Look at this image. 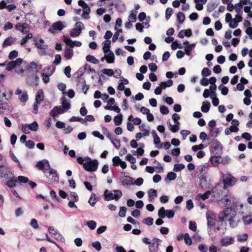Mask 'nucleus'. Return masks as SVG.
Segmentation results:
<instances>
[{
  "label": "nucleus",
  "mask_w": 252,
  "mask_h": 252,
  "mask_svg": "<svg viewBox=\"0 0 252 252\" xmlns=\"http://www.w3.org/2000/svg\"><path fill=\"white\" fill-rule=\"evenodd\" d=\"M85 163L83 168L87 171L94 172L98 167V162L96 159L92 160L90 157H84Z\"/></svg>",
  "instance_id": "1"
},
{
  "label": "nucleus",
  "mask_w": 252,
  "mask_h": 252,
  "mask_svg": "<svg viewBox=\"0 0 252 252\" xmlns=\"http://www.w3.org/2000/svg\"><path fill=\"white\" fill-rule=\"evenodd\" d=\"M13 173L8 166L0 165V178L7 180L9 178L13 177Z\"/></svg>",
  "instance_id": "2"
},
{
  "label": "nucleus",
  "mask_w": 252,
  "mask_h": 252,
  "mask_svg": "<svg viewBox=\"0 0 252 252\" xmlns=\"http://www.w3.org/2000/svg\"><path fill=\"white\" fill-rule=\"evenodd\" d=\"M49 171L48 172H45L44 173L48 179V181L51 183H55L56 182H58L59 177L58 174V172L57 170L50 168V169H48Z\"/></svg>",
  "instance_id": "3"
},
{
  "label": "nucleus",
  "mask_w": 252,
  "mask_h": 252,
  "mask_svg": "<svg viewBox=\"0 0 252 252\" xmlns=\"http://www.w3.org/2000/svg\"><path fill=\"white\" fill-rule=\"evenodd\" d=\"M175 212L172 210H165L163 207H161L158 212V216L159 218L163 219L166 217L168 219L174 217Z\"/></svg>",
  "instance_id": "4"
},
{
  "label": "nucleus",
  "mask_w": 252,
  "mask_h": 252,
  "mask_svg": "<svg viewBox=\"0 0 252 252\" xmlns=\"http://www.w3.org/2000/svg\"><path fill=\"white\" fill-rule=\"evenodd\" d=\"M236 181L237 180L231 175L226 174L225 178L223 180V188L226 189L228 186H233Z\"/></svg>",
  "instance_id": "5"
},
{
  "label": "nucleus",
  "mask_w": 252,
  "mask_h": 252,
  "mask_svg": "<svg viewBox=\"0 0 252 252\" xmlns=\"http://www.w3.org/2000/svg\"><path fill=\"white\" fill-rule=\"evenodd\" d=\"M160 242L161 240L158 238H154L153 239L149 246L150 252H158Z\"/></svg>",
  "instance_id": "6"
},
{
  "label": "nucleus",
  "mask_w": 252,
  "mask_h": 252,
  "mask_svg": "<svg viewBox=\"0 0 252 252\" xmlns=\"http://www.w3.org/2000/svg\"><path fill=\"white\" fill-rule=\"evenodd\" d=\"M35 167L39 170H42L44 168L46 170H48L51 167L49 162L47 159L38 161L36 164Z\"/></svg>",
  "instance_id": "7"
},
{
  "label": "nucleus",
  "mask_w": 252,
  "mask_h": 252,
  "mask_svg": "<svg viewBox=\"0 0 252 252\" xmlns=\"http://www.w3.org/2000/svg\"><path fill=\"white\" fill-rule=\"evenodd\" d=\"M206 219L207 220V225L209 228H211L215 225L216 216L214 214L207 212L206 213Z\"/></svg>",
  "instance_id": "8"
},
{
  "label": "nucleus",
  "mask_w": 252,
  "mask_h": 252,
  "mask_svg": "<svg viewBox=\"0 0 252 252\" xmlns=\"http://www.w3.org/2000/svg\"><path fill=\"white\" fill-rule=\"evenodd\" d=\"M22 62L23 60L21 58H18L15 61H10L7 63L6 69L7 71H11L16 66L20 65Z\"/></svg>",
  "instance_id": "9"
},
{
  "label": "nucleus",
  "mask_w": 252,
  "mask_h": 252,
  "mask_svg": "<svg viewBox=\"0 0 252 252\" xmlns=\"http://www.w3.org/2000/svg\"><path fill=\"white\" fill-rule=\"evenodd\" d=\"M64 27L62 22L57 21L52 24V27L48 29V31L50 33H54L55 31H61Z\"/></svg>",
  "instance_id": "10"
},
{
  "label": "nucleus",
  "mask_w": 252,
  "mask_h": 252,
  "mask_svg": "<svg viewBox=\"0 0 252 252\" xmlns=\"http://www.w3.org/2000/svg\"><path fill=\"white\" fill-rule=\"evenodd\" d=\"M20 94H21V95L19 97L20 100L22 102H27L29 99L27 92L26 90L22 92L19 88H18L15 91V94L18 95Z\"/></svg>",
  "instance_id": "11"
},
{
  "label": "nucleus",
  "mask_w": 252,
  "mask_h": 252,
  "mask_svg": "<svg viewBox=\"0 0 252 252\" xmlns=\"http://www.w3.org/2000/svg\"><path fill=\"white\" fill-rule=\"evenodd\" d=\"M15 29L23 33H27L29 31V27L25 23L21 24V23H19L17 24L15 26Z\"/></svg>",
  "instance_id": "12"
},
{
  "label": "nucleus",
  "mask_w": 252,
  "mask_h": 252,
  "mask_svg": "<svg viewBox=\"0 0 252 252\" xmlns=\"http://www.w3.org/2000/svg\"><path fill=\"white\" fill-rule=\"evenodd\" d=\"M39 81V77L37 75L34 74L29 77L27 79V83L31 86H36Z\"/></svg>",
  "instance_id": "13"
},
{
  "label": "nucleus",
  "mask_w": 252,
  "mask_h": 252,
  "mask_svg": "<svg viewBox=\"0 0 252 252\" xmlns=\"http://www.w3.org/2000/svg\"><path fill=\"white\" fill-rule=\"evenodd\" d=\"M234 243V239L232 237H224L221 239L220 243L223 246H228Z\"/></svg>",
  "instance_id": "14"
},
{
  "label": "nucleus",
  "mask_w": 252,
  "mask_h": 252,
  "mask_svg": "<svg viewBox=\"0 0 252 252\" xmlns=\"http://www.w3.org/2000/svg\"><path fill=\"white\" fill-rule=\"evenodd\" d=\"M60 100L63 108L65 109L66 111L70 108L71 105L69 100H67L64 96H63L61 98Z\"/></svg>",
  "instance_id": "15"
},
{
  "label": "nucleus",
  "mask_w": 252,
  "mask_h": 252,
  "mask_svg": "<svg viewBox=\"0 0 252 252\" xmlns=\"http://www.w3.org/2000/svg\"><path fill=\"white\" fill-rule=\"evenodd\" d=\"M105 57H106L107 59H106V62L108 63H112L114 62L115 60V56L113 52L109 50L108 52L104 53Z\"/></svg>",
  "instance_id": "16"
},
{
  "label": "nucleus",
  "mask_w": 252,
  "mask_h": 252,
  "mask_svg": "<svg viewBox=\"0 0 252 252\" xmlns=\"http://www.w3.org/2000/svg\"><path fill=\"white\" fill-rule=\"evenodd\" d=\"M6 185L9 188H14L16 186V183H17V179L13 175V177L9 178L8 180H6Z\"/></svg>",
  "instance_id": "17"
},
{
  "label": "nucleus",
  "mask_w": 252,
  "mask_h": 252,
  "mask_svg": "<svg viewBox=\"0 0 252 252\" xmlns=\"http://www.w3.org/2000/svg\"><path fill=\"white\" fill-rule=\"evenodd\" d=\"M121 182L124 185H129L133 184L132 181L133 178L128 176H124L120 178Z\"/></svg>",
  "instance_id": "18"
},
{
  "label": "nucleus",
  "mask_w": 252,
  "mask_h": 252,
  "mask_svg": "<svg viewBox=\"0 0 252 252\" xmlns=\"http://www.w3.org/2000/svg\"><path fill=\"white\" fill-rule=\"evenodd\" d=\"M115 7L120 12H124L126 9L125 3L121 0H119L116 2Z\"/></svg>",
  "instance_id": "19"
},
{
  "label": "nucleus",
  "mask_w": 252,
  "mask_h": 252,
  "mask_svg": "<svg viewBox=\"0 0 252 252\" xmlns=\"http://www.w3.org/2000/svg\"><path fill=\"white\" fill-rule=\"evenodd\" d=\"M44 95L43 90H38L35 96V101L40 103L44 100Z\"/></svg>",
  "instance_id": "20"
},
{
  "label": "nucleus",
  "mask_w": 252,
  "mask_h": 252,
  "mask_svg": "<svg viewBox=\"0 0 252 252\" xmlns=\"http://www.w3.org/2000/svg\"><path fill=\"white\" fill-rule=\"evenodd\" d=\"M212 142L213 143V148L214 150L221 151L222 146L217 139H213Z\"/></svg>",
  "instance_id": "21"
},
{
  "label": "nucleus",
  "mask_w": 252,
  "mask_h": 252,
  "mask_svg": "<svg viewBox=\"0 0 252 252\" xmlns=\"http://www.w3.org/2000/svg\"><path fill=\"white\" fill-rule=\"evenodd\" d=\"M34 44L38 49H46L47 46L44 45V40L40 38L38 40L36 39L34 40Z\"/></svg>",
  "instance_id": "22"
},
{
  "label": "nucleus",
  "mask_w": 252,
  "mask_h": 252,
  "mask_svg": "<svg viewBox=\"0 0 252 252\" xmlns=\"http://www.w3.org/2000/svg\"><path fill=\"white\" fill-rule=\"evenodd\" d=\"M42 68V65H38L34 62L31 63L29 65L28 69H32L35 72H38Z\"/></svg>",
  "instance_id": "23"
},
{
  "label": "nucleus",
  "mask_w": 252,
  "mask_h": 252,
  "mask_svg": "<svg viewBox=\"0 0 252 252\" xmlns=\"http://www.w3.org/2000/svg\"><path fill=\"white\" fill-rule=\"evenodd\" d=\"M220 159L221 157L220 156H213L210 158V161L211 162V164L214 166H217L219 163H220Z\"/></svg>",
  "instance_id": "24"
},
{
  "label": "nucleus",
  "mask_w": 252,
  "mask_h": 252,
  "mask_svg": "<svg viewBox=\"0 0 252 252\" xmlns=\"http://www.w3.org/2000/svg\"><path fill=\"white\" fill-rule=\"evenodd\" d=\"M15 40V39L11 36L6 38L3 42L2 47L5 48L7 46L11 45L14 43Z\"/></svg>",
  "instance_id": "25"
},
{
  "label": "nucleus",
  "mask_w": 252,
  "mask_h": 252,
  "mask_svg": "<svg viewBox=\"0 0 252 252\" xmlns=\"http://www.w3.org/2000/svg\"><path fill=\"white\" fill-rule=\"evenodd\" d=\"M73 55V51L71 49H70L68 47H66L65 48L64 56L66 59H67V60L70 59L72 57Z\"/></svg>",
  "instance_id": "26"
},
{
  "label": "nucleus",
  "mask_w": 252,
  "mask_h": 252,
  "mask_svg": "<svg viewBox=\"0 0 252 252\" xmlns=\"http://www.w3.org/2000/svg\"><path fill=\"white\" fill-rule=\"evenodd\" d=\"M148 195L149 201H152L157 196V191L153 189H150L148 191Z\"/></svg>",
  "instance_id": "27"
},
{
  "label": "nucleus",
  "mask_w": 252,
  "mask_h": 252,
  "mask_svg": "<svg viewBox=\"0 0 252 252\" xmlns=\"http://www.w3.org/2000/svg\"><path fill=\"white\" fill-rule=\"evenodd\" d=\"M104 195L105 196V200L109 201L111 200L115 199L114 194L112 192H110L107 189L105 190Z\"/></svg>",
  "instance_id": "28"
},
{
  "label": "nucleus",
  "mask_w": 252,
  "mask_h": 252,
  "mask_svg": "<svg viewBox=\"0 0 252 252\" xmlns=\"http://www.w3.org/2000/svg\"><path fill=\"white\" fill-rule=\"evenodd\" d=\"M209 166V164L208 163H206L203 165L199 166L197 168V169L198 170V172L200 174H203L204 173H206Z\"/></svg>",
  "instance_id": "29"
},
{
  "label": "nucleus",
  "mask_w": 252,
  "mask_h": 252,
  "mask_svg": "<svg viewBox=\"0 0 252 252\" xmlns=\"http://www.w3.org/2000/svg\"><path fill=\"white\" fill-rule=\"evenodd\" d=\"M195 44L194 43L186 45L185 46V51L186 54L188 56H189L191 54V51L195 48Z\"/></svg>",
  "instance_id": "30"
},
{
  "label": "nucleus",
  "mask_w": 252,
  "mask_h": 252,
  "mask_svg": "<svg viewBox=\"0 0 252 252\" xmlns=\"http://www.w3.org/2000/svg\"><path fill=\"white\" fill-rule=\"evenodd\" d=\"M122 121L123 115L122 114H119L114 118V122L115 123V125L116 126L120 125L122 123Z\"/></svg>",
  "instance_id": "31"
},
{
  "label": "nucleus",
  "mask_w": 252,
  "mask_h": 252,
  "mask_svg": "<svg viewBox=\"0 0 252 252\" xmlns=\"http://www.w3.org/2000/svg\"><path fill=\"white\" fill-rule=\"evenodd\" d=\"M210 102L208 101H206V102H203L201 107V110L204 113H207L210 110Z\"/></svg>",
  "instance_id": "32"
},
{
  "label": "nucleus",
  "mask_w": 252,
  "mask_h": 252,
  "mask_svg": "<svg viewBox=\"0 0 252 252\" xmlns=\"http://www.w3.org/2000/svg\"><path fill=\"white\" fill-rule=\"evenodd\" d=\"M103 50L104 53L108 52L110 47L111 41L109 40H106L103 42Z\"/></svg>",
  "instance_id": "33"
},
{
  "label": "nucleus",
  "mask_w": 252,
  "mask_h": 252,
  "mask_svg": "<svg viewBox=\"0 0 252 252\" xmlns=\"http://www.w3.org/2000/svg\"><path fill=\"white\" fill-rule=\"evenodd\" d=\"M97 201L96 195L94 193H92L88 200V203L91 206H94Z\"/></svg>",
  "instance_id": "34"
},
{
  "label": "nucleus",
  "mask_w": 252,
  "mask_h": 252,
  "mask_svg": "<svg viewBox=\"0 0 252 252\" xmlns=\"http://www.w3.org/2000/svg\"><path fill=\"white\" fill-rule=\"evenodd\" d=\"M243 5L241 2L237 3L235 4V10L237 14L242 15L243 13Z\"/></svg>",
  "instance_id": "35"
},
{
  "label": "nucleus",
  "mask_w": 252,
  "mask_h": 252,
  "mask_svg": "<svg viewBox=\"0 0 252 252\" xmlns=\"http://www.w3.org/2000/svg\"><path fill=\"white\" fill-rule=\"evenodd\" d=\"M86 60L94 64H97L99 63V61L92 55H87L86 57Z\"/></svg>",
  "instance_id": "36"
},
{
  "label": "nucleus",
  "mask_w": 252,
  "mask_h": 252,
  "mask_svg": "<svg viewBox=\"0 0 252 252\" xmlns=\"http://www.w3.org/2000/svg\"><path fill=\"white\" fill-rule=\"evenodd\" d=\"M168 124L169 129L173 133L177 132L179 129V126L176 124L172 125L169 122H167Z\"/></svg>",
  "instance_id": "37"
},
{
  "label": "nucleus",
  "mask_w": 252,
  "mask_h": 252,
  "mask_svg": "<svg viewBox=\"0 0 252 252\" xmlns=\"http://www.w3.org/2000/svg\"><path fill=\"white\" fill-rule=\"evenodd\" d=\"M83 14L82 17L85 19H88L89 18V13H90L91 10L89 6H86L85 8H83Z\"/></svg>",
  "instance_id": "38"
},
{
  "label": "nucleus",
  "mask_w": 252,
  "mask_h": 252,
  "mask_svg": "<svg viewBox=\"0 0 252 252\" xmlns=\"http://www.w3.org/2000/svg\"><path fill=\"white\" fill-rule=\"evenodd\" d=\"M69 121L71 122L78 121L81 122L82 124H87L85 119H84L79 117L73 116L70 119Z\"/></svg>",
  "instance_id": "39"
},
{
  "label": "nucleus",
  "mask_w": 252,
  "mask_h": 252,
  "mask_svg": "<svg viewBox=\"0 0 252 252\" xmlns=\"http://www.w3.org/2000/svg\"><path fill=\"white\" fill-rule=\"evenodd\" d=\"M63 41L65 42L66 45L70 47H73L74 46L73 41L72 40H71L69 38L67 37L65 35H63Z\"/></svg>",
  "instance_id": "40"
},
{
  "label": "nucleus",
  "mask_w": 252,
  "mask_h": 252,
  "mask_svg": "<svg viewBox=\"0 0 252 252\" xmlns=\"http://www.w3.org/2000/svg\"><path fill=\"white\" fill-rule=\"evenodd\" d=\"M218 89L221 91V93L222 95H225L227 94L228 93V89L227 87L222 84H220L219 86Z\"/></svg>",
  "instance_id": "41"
},
{
  "label": "nucleus",
  "mask_w": 252,
  "mask_h": 252,
  "mask_svg": "<svg viewBox=\"0 0 252 252\" xmlns=\"http://www.w3.org/2000/svg\"><path fill=\"white\" fill-rule=\"evenodd\" d=\"M81 32L79 30L77 29L76 28L73 29L70 31V35L72 37H77L79 36Z\"/></svg>",
  "instance_id": "42"
},
{
  "label": "nucleus",
  "mask_w": 252,
  "mask_h": 252,
  "mask_svg": "<svg viewBox=\"0 0 252 252\" xmlns=\"http://www.w3.org/2000/svg\"><path fill=\"white\" fill-rule=\"evenodd\" d=\"M102 131L103 134H105L108 138L111 141V142H113V137L111 133L108 130V129L106 127L102 128Z\"/></svg>",
  "instance_id": "43"
},
{
  "label": "nucleus",
  "mask_w": 252,
  "mask_h": 252,
  "mask_svg": "<svg viewBox=\"0 0 252 252\" xmlns=\"http://www.w3.org/2000/svg\"><path fill=\"white\" fill-rule=\"evenodd\" d=\"M243 221L246 225H248L252 223V216L248 215L243 217Z\"/></svg>",
  "instance_id": "44"
},
{
  "label": "nucleus",
  "mask_w": 252,
  "mask_h": 252,
  "mask_svg": "<svg viewBox=\"0 0 252 252\" xmlns=\"http://www.w3.org/2000/svg\"><path fill=\"white\" fill-rule=\"evenodd\" d=\"M177 177L176 174L173 172H170L168 173L165 178V181H172L176 179Z\"/></svg>",
  "instance_id": "45"
},
{
  "label": "nucleus",
  "mask_w": 252,
  "mask_h": 252,
  "mask_svg": "<svg viewBox=\"0 0 252 252\" xmlns=\"http://www.w3.org/2000/svg\"><path fill=\"white\" fill-rule=\"evenodd\" d=\"M217 6L218 4L215 3H208L207 6V11L208 12H211L214 10Z\"/></svg>",
  "instance_id": "46"
},
{
  "label": "nucleus",
  "mask_w": 252,
  "mask_h": 252,
  "mask_svg": "<svg viewBox=\"0 0 252 252\" xmlns=\"http://www.w3.org/2000/svg\"><path fill=\"white\" fill-rule=\"evenodd\" d=\"M177 17L179 24H182L185 20V15L182 12H179L177 14Z\"/></svg>",
  "instance_id": "47"
},
{
  "label": "nucleus",
  "mask_w": 252,
  "mask_h": 252,
  "mask_svg": "<svg viewBox=\"0 0 252 252\" xmlns=\"http://www.w3.org/2000/svg\"><path fill=\"white\" fill-rule=\"evenodd\" d=\"M211 194V191H207L203 194L199 193L198 194L197 197H200L202 200H205L208 199Z\"/></svg>",
  "instance_id": "48"
},
{
  "label": "nucleus",
  "mask_w": 252,
  "mask_h": 252,
  "mask_svg": "<svg viewBox=\"0 0 252 252\" xmlns=\"http://www.w3.org/2000/svg\"><path fill=\"white\" fill-rule=\"evenodd\" d=\"M154 219L151 217H148L143 220L142 222L148 226L152 225L153 224Z\"/></svg>",
  "instance_id": "49"
},
{
  "label": "nucleus",
  "mask_w": 252,
  "mask_h": 252,
  "mask_svg": "<svg viewBox=\"0 0 252 252\" xmlns=\"http://www.w3.org/2000/svg\"><path fill=\"white\" fill-rule=\"evenodd\" d=\"M184 164L182 163L175 164L174 166L173 170L175 172H179L185 168Z\"/></svg>",
  "instance_id": "50"
},
{
  "label": "nucleus",
  "mask_w": 252,
  "mask_h": 252,
  "mask_svg": "<svg viewBox=\"0 0 252 252\" xmlns=\"http://www.w3.org/2000/svg\"><path fill=\"white\" fill-rule=\"evenodd\" d=\"M76 81L77 83V86L78 88H80L82 86L85 85L86 80L84 78L76 79Z\"/></svg>",
  "instance_id": "51"
},
{
  "label": "nucleus",
  "mask_w": 252,
  "mask_h": 252,
  "mask_svg": "<svg viewBox=\"0 0 252 252\" xmlns=\"http://www.w3.org/2000/svg\"><path fill=\"white\" fill-rule=\"evenodd\" d=\"M29 126L30 129L32 131H37L38 129V125L36 121L33 122L30 125H28Z\"/></svg>",
  "instance_id": "52"
},
{
  "label": "nucleus",
  "mask_w": 252,
  "mask_h": 252,
  "mask_svg": "<svg viewBox=\"0 0 252 252\" xmlns=\"http://www.w3.org/2000/svg\"><path fill=\"white\" fill-rule=\"evenodd\" d=\"M219 133L218 128H211L209 131V136L212 137H216Z\"/></svg>",
  "instance_id": "53"
},
{
  "label": "nucleus",
  "mask_w": 252,
  "mask_h": 252,
  "mask_svg": "<svg viewBox=\"0 0 252 252\" xmlns=\"http://www.w3.org/2000/svg\"><path fill=\"white\" fill-rule=\"evenodd\" d=\"M126 210H127V209H126V207H125L124 206L121 207L120 208V211L119 212V217H120L121 218L125 217Z\"/></svg>",
  "instance_id": "54"
},
{
  "label": "nucleus",
  "mask_w": 252,
  "mask_h": 252,
  "mask_svg": "<svg viewBox=\"0 0 252 252\" xmlns=\"http://www.w3.org/2000/svg\"><path fill=\"white\" fill-rule=\"evenodd\" d=\"M184 239H185V243L189 246H190L192 244V240L190 237H189V233H186L184 235Z\"/></svg>",
  "instance_id": "55"
},
{
  "label": "nucleus",
  "mask_w": 252,
  "mask_h": 252,
  "mask_svg": "<svg viewBox=\"0 0 252 252\" xmlns=\"http://www.w3.org/2000/svg\"><path fill=\"white\" fill-rule=\"evenodd\" d=\"M53 236L56 240L59 241L63 242L64 240V237L59 231L55 232V234Z\"/></svg>",
  "instance_id": "56"
},
{
  "label": "nucleus",
  "mask_w": 252,
  "mask_h": 252,
  "mask_svg": "<svg viewBox=\"0 0 252 252\" xmlns=\"http://www.w3.org/2000/svg\"><path fill=\"white\" fill-rule=\"evenodd\" d=\"M248 238V235L247 233H245L243 235H239L238 236L237 240L239 242H244L246 241Z\"/></svg>",
  "instance_id": "57"
},
{
  "label": "nucleus",
  "mask_w": 252,
  "mask_h": 252,
  "mask_svg": "<svg viewBox=\"0 0 252 252\" xmlns=\"http://www.w3.org/2000/svg\"><path fill=\"white\" fill-rule=\"evenodd\" d=\"M17 179V181L21 183H28L29 179L28 177L23 176H18Z\"/></svg>",
  "instance_id": "58"
},
{
  "label": "nucleus",
  "mask_w": 252,
  "mask_h": 252,
  "mask_svg": "<svg viewBox=\"0 0 252 252\" xmlns=\"http://www.w3.org/2000/svg\"><path fill=\"white\" fill-rule=\"evenodd\" d=\"M18 51L16 50H13L10 52L8 55V58L10 60H12L18 56Z\"/></svg>",
  "instance_id": "59"
},
{
  "label": "nucleus",
  "mask_w": 252,
  "mask_h": 252,
  "mask_svg": "<svg viewBox=\"0 0 252 252\" xmlns=\"http://www.w3.org/2000/svg\"><path fill=\"white\" fill-rule=\"evenodd\" d=\"M113 191L115 193V199L116 200H118L123 195L122 191L118 189H115L113 190Z\"/></svg>",
  "instance_id": "60"
},
{
  "label": "nucleus",
  "mask_w": 252,
  "mask_h": 252,
  "mask_svg": "<svg viewBox=\"0 0 252 252\" xmlns=\"http://www.w3.org/2000/svg\"><path fill=\"white\" fill-rule=\"evenodd\" d=\"M189 229L193 231H196L197 230L196 223L194 221H190L189 222Z\"/></svg>",
  "instance_id": "61"
},
{
  "label": "nucleus",
  "mask_w": 252,
  "mask_h": 252,
  "mask_svg": "<svg viewBox=\"0 0 252 252\" xmlns=\"http://www.w3.org/2000/svg\"><path fill=\"white\" fill-rule=\"evenodd\" d=\"M87 225L91 229L93 230L96 227V223L94 220H90L87 222Z\"/></svg>",
  "instance_id": "62"
},
{
  "label": "nucleus",
  "mask_w": 252,
  "mask_h": 252,
  "mask_svg": "<svg viewBox=\"0 0 252 252\" xmlns=\"http://www.w3.org/2000/svg\"><path fill=\"white\" fill-rule=\"evenodd\" d=\"M211 71L207 67L203 68L201 71V74L202 76L204 77L209 76L211 74Z\"/></svg>",
  "instance_id": "63"
},
{
  "label": "nucleus",
  "mask_w": 252,
  "mask_h": 252,
  "mask_svg": "<svg viewBox=\"0 0 252 252\" xmlns=\"http://www.w3.org/2000/svg\"><path fill=\"white\" fill-rule=\"evenodd\" d=\"M92 246L97 251H100L101 249V244L99 241H95L92 243Z\"/></svg>",
  "instance_id": "64"
}]
</instances>
